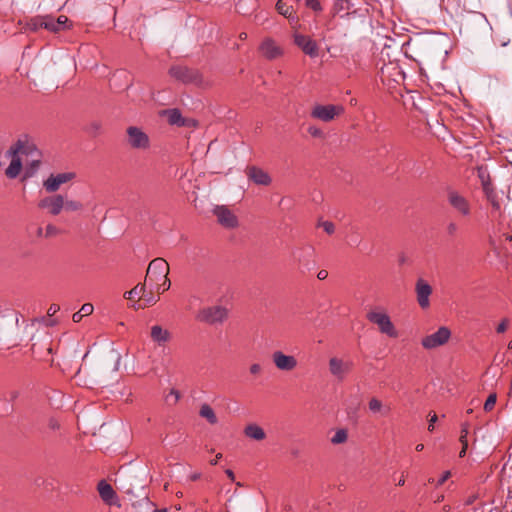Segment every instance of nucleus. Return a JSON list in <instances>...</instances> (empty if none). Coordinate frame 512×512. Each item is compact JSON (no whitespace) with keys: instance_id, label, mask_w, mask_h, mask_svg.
Masks as SVG:
<instances>
[{"instance_id":"nucleus-10","label":"nucleus","mask_w":512,"mask_h":512,"mask_svg":"<svg viewBox=\"0 0 512 512\" xmlns=\"http://www.w3.org/2000/svg\"><path fill=\"white\" fill-rule=\"evenodd\" d=\"M213 213L217 217L218 223L224 228L234 229L239 224L237 216L226 206H216Z\"/></svg>"},{"instance_id":"nucleus-13","label":"nucleus","mask_w":512,"mask_h":512,"mask_svg":"<svg viewBox=\"0 0 512 512\" xmlns=\"http://www.w3.org/2000/svg\"><path fill=\"white\" fill-rule=\"evenodd\" d=\"M38 207L48 209L51 215L56 216L64 207V197L60 194L45 197L39 201Z\"/></svg>"},{"instance_id":"nucleus-61","label":"nucleus","mask_w":512,"mask_h":512,"mask_svg":"<svg viewBox=\"0 0 512 512\" xmlns=\"http://www.w3.org/2000/svg\"><path fill=\"white\" fill-rule=\"evenodd\" d=\"M459 441L461 443L462 446L466 445V447H468V440L467 438H459Z\"/></svg>"},{"instance_id":"nucleus-16","label":"nucleus","mask_w":512,"mask_h":512,"mask_svg":"<svg viewBox=\"0 0 512 512\" xmlns=\"http://www.w3.org/2000/svg\"><path fill=\"white\" fill-rule=\"evenodd\" d=\"M35 152H37V148L34 143L30 142L28 135H23L8 150L10 155H18L19 153L32 155Z\"/></svg>"},{"instance_id":"nucleus-44","label":"nucleus","mask_w":512,"mask_h":512,"mask_svg":"<svg viewBox=\"0 0 512 512\" xmlns=\"http://www.w3.org/2000/svg\"><path fill=\"white\" fill-rule=\"evenodd\" d=\"M94 307L91 303H85L79 310L84 316H88L93 313Z\"/></svg>"},{"instance_id":"nucleus-28","label":"nucleus","mask_w":512,"mask_h":512,"mask_svg":"<svg viewBox=\"0 0 512 512\" xmlns=\"http://www.w3.org/2000/svg\"><path fill=\"white\" fill-rule=\"evenodd\" d=\"M102 123L100 121H92L84 127V131L91 137H96L101 133Z\"/></svg>"},{"instance_id":"nucleus-7","label":"nucleus","mask_w":512,"mask_h":512,"mask_svg":"<svg viewBox=\"0 0 512 512\" xmlns=\"http://www.w3.org/2000/svg\"><path fill=\"white\" fill-rule=\"evenodd\" d=\"M344 112L342 105H315L311 111V117L319 119L323 122H330L335 117L340 116Z\"/></svg>"},{"instance_id":"nucleus-32","label":"nucleus","mask_w":512,"mask_h":512,"mask_svg":"<svg viewBox=\"0 0 512 512\" xmlns=\"http://www.w3.org/2000/svg\"><path fill=\"white\" fill-rule=\"evenodd\" d=\"M146 292V283L143 284L139 283L137 284L133 289L130 291H126L124 293V298L126 299H132L135 296L142 295Z\"/></svg>"},{"instance_id":"nucleus-54","label":"nucleus","mask_w":512,"mask_h":512,"mask_svg":"<svg viewBox=\"0 0 512 512\" xmlns=\"http://www.w3.org/2000/svg\"><path fill=\"white\" fill-rule=\"evenodd\" d=\"M437 421V415L433 414L429 420L428 430L433 431L434 429V423Z\"/></svg>"},{"instance_id":"nucleus-22","label":"nucleus","mask_w":512,"mask_h":512,"mask_svg":"<svg viewBox=\"0 0 512 512\" xmlns=\"http://www.w3.org/2000/svg\"><path fill=\"white\" fill-rule=\"evenodd\" d=\"M368 408L373 414H380L382 416H388L391 412V407L389 405L383 404L381 400L378 398H371L368 402Z\"/></svg>"},{"instance_id":"nucleus-18","label":"nucleus","mask_w":512,"mask_h":512,"mask_svg":"<svg viewBox=\"0 0 512 512\" xmlns=\"http://www.w3.org/2000/svg\"><path fill=\"white\" fill-rule=\"evenodd\" d=\"M294 43L307 55L310 57L318 56V46L317 43L312 40L310 37L302 34L294 35Z\"/></svg>"},{"instance_id":"nucleus-8","label":"nucleus","mask_w":512,"mask_h":512,"mask_svg":"<svg viewBox=\"0 0 512 512\" xmlns=\"http://www.w3.org/2000/svg\"><path fill=\"white\" fill-rule=\"evenodd\" d=\"M450 337V329L442 326L436 332L424 337L421 344L425 349H434L447 343Z\"/></svg>"},{"instance_id":"nucleus-6","label":"nucleus","mask_w":512,"mask_h":512,"mask_svg":"<svg viewBox=\"0 0 512 512\" xmlns=\"http://www.w3.org/2000/svg\"><path fill=\"white\" fill-rule=\"evenodd\" d=\"M367 319L371 323L376 324L381 333L392 338H396L398 336L390 317L386 313L371 311L367 314Z\"/></svg>"},{"instance_id":"nucleus-49","label":"nucleus","mask_w":512,"mask_h":512,"mask_svg":"<svg viewBox=\"0 0 512 512\" xmlns=\"http://www.w3.org/2000/svg\"><path fill=\"white\" fill-rule=\"evenodd\" d=\"M450 476H451V472L445 471L443 473V475L438 479L436 486L438 487V486L443 485L449 479Z\"/></svg>"},{"instance_id":"nucleus-59","label":"nucleus","mask_w":512,"mask_h":512,"mask_svg":"<svg viewBox=\"0 0 512 512\" xmlns=\"http://www.w3.org/2000/svg\"><path fill=\"white\" fill-rule=\"evenodd\" d=\"M467 449L468 447H466V445L462 446L461 451L459 452V457H464L466 455Z\"/></svg>"},{"instance_id":"nucleus-41","label":"nucleus","mask_w":512,"mask_h":512,"mask_svg":"<svg viewBox=\"0 0 512 512\" xmlns=\"http://www.w3.org/2000/svg\"><path fill=\"white\" fill-rule=\"evenodd\" d=\"M327 234H333L335 231V225L331 221H323L319 223Z\"/></svg>"},{"instance_id":"nucleus-31","label":"nucleus","mask_w":512,"mask_h":512,"mask_svg":"<svg viewBox=\"0 0 512 512\" xmlns=\"http://www.w3.org/2000/svg\"><path fill=\"white\" fill-rule=\"evenodd\" d=\"M39 167H40L39 159L31 161V163L29 165H27V167L25 168V172H24L22 180H26L28 178L33 177L35 175V173L38 171Z\"/></svg>"},{"instance_id":"nucleus-56","label":"nucleus","mask_w":512,"mask_h":512,"mask_svg":"<svg viewBox=\"0 0 512 512\" xmlns=\"http://www.w3.org/2000/svg\"><path fill=\"white\" fill-rule=\"evenodd\" d=\"M55 231H56L55 226L47 225V227H46V235L47 236L53 235L55 233Z\"/></svg>"},{"instance_id":"nucleus-63","label":"nucleus","mask_w":512,"mask_h":512,"mask_svg":"<svg viewBox=\"0 0 512 512\" xmlns=\"http://www.w3.org/2000/svg\"><path fill=\"white\" fill-rule=\"evenodd\" d=\"M423 449H424V445L423 444H418L416 446V450L419 451V452L422 451Z\"/></svg>"},{"instance_id":"nucleus-51","label":"nucleus","mask_w":512,"mask_h":512,"mask_svg":"<svg viewBox=\"0 0 512 512\" xmlns=\"http://www.w3.org/2000/svg\"><path fill=\"white\" fill-rule=\"evenodd\" d=\"M59 310H60V306L58 304L53 303L50 305V307L47 311V314H48V316L51 317V316L55 315Z\"/></svg>"},{"instance_id":"nucleus-17","label":"nucleus","mask_w":512,"mask_h":512,"mask_svg":"<svg viewBox=\"0 0 512 512\" xmlns=\"http://www.w3.org/2000/svg\"><path fill=\"white\" fill-rule=\"evenodd\" d=\"M246 175L256 185L269 186L272 182L270 175L257 166H248L246 168Z\"/></svg>"},{"instance_id":"nucleus-42","label":"nucleus","mask_w":512,"mask_h":512,"mask_svg":"<svg viewBox=\"0 0 512 512\" xmlns=\"http://www.w3.org/2000/svg\"><path fill=\"white\" fill-rule=\"evenodd\" d=\"M308 133L312 137H316V138H323L324 137L323 131L320 128L316 127V126H310L308 128Z\"/></svg>"},{"instance_id":"nucleus-53","label":"nucleus","mask_w":512,"mask_h":512,"mask_svg":"<svg viewBox=\"0 0 512 512\" xmlns=\"http://www.w3.org/2000/svg\"><path fill=\"white\" fill-rule=\"evenodd\" d=\"M83 317H84V315L81 314L80 311H77L73 314L72 320H73V322L78 323L82 320Z\"/></svg>"},{"instance_id":"nucleus-27","label":"nucleus","mask_w":512,"mask_h":512,"mask_svg":"<svg viewBox=\"0 0 512 512\" xmlns=\"http://www.w3.org/2000/svg\"><path fill=\"white\" fill-rule=\"evenodd\" d=\"M199 415L205 418L210 424H216L218 422L214 410L208 404H203L200 407Z\"/></svg>"},{"instance_id":"nucleus-62","label":"nucleus","mask_w":512,"mask_h":512,"mask_svg":"<svg viewBox=\"0 0 512 512\" xmlns=\"http://www.w3.org/2000/svg\"><path fill=\"white\" fill-rule=\"evenodd\" d=\"M404 484H405V479L403 477H401L400 480L398 481L397 485L403 486Z\"/></svg>"},{"instance_id":"nucleus-47","label":"nucleus","mask_w":512,"mask_h":512,"mask_svg":"<svg viewBox=\"0 0 512 512\" xmlns=\"http://www.w3.org/2000/svg\"><path fill=\"white\" fill-rule=\"evenodd\" d=\"M19 396V392L16 391V390H12V391H9L5 394L4 396V399L6 401H10V402H13L14 400L17 399V397Z\"/></svg>"},{"instance_id":"nucleus-3","label":"nucleus","mask_w":512,"mask_h":512,"mask_svg":"<svg viewBox=\"0 0 512 512\" xmlns=\"http://www.w3.org/2000/svg\"><path fill=\"white\" fill-rule=\"evenodd\" d=\"M228 318V310L223 306L204 307L196 315L200 322L214 325L221 324Z\"/></svg>"},{"instance_id":"nucleus-55","label":"nucleus","mask_w":512,"mask_h":512,"mask_svg":"<svg viewBox=\"0 0 512 512\" xmlns=\"http://www.w3.org/2000/svg\"><path fill=\"white\" fill-rule=\"evenodd\" d=\"M328 277V272L326 270H320L317 274V278L319 280H324Z\"/></svg>"},{"instance_id":"nucleus-23","label":"nucleus","mask_w":512,"mask_h":512,"mask_svg":"<svg viewBox=\"0 0 512 512\" xmlns=\"http://www.w3.org/2000/svg\"><path fill=\"white\" fill-rule=\"evenodd\" d=\"M244 435L256 441H262L266 437L264 429L255 423L248 424L244 428Z\"/></svg>"},{"instance_id":"nucleus-29","label":"nucleus","mask_w":512,"mask_h":512,"mask_svg":"<svg viewBox=\"0 0 512 512\" xmlns=\"http://www.w3.org/2000/svg\"><path fill=\"white\" fill-rule=\"evenodd\" d=\"M276 10L278 11L279 14H281V15L287 17V18H292L293 15H294L293 7L287 5L282 0H278L277 1V3H276Z\"/></svg>"},{"instance_id":"nucleus-15","label":"nucleus","mask_w":512,"mask_h":512,"mask_svg":"<svg viewBox=\"0 0 512 512\" xmlns=\"http://www.w3.org/2000/svg\"><path fill=\"white\" fill-rule=\"evenodd\" d=\"M352 366V362H345L337 357H332L329 360L330 373L340 381H342L345 378V375L350 372Z\"/></svg>"},{"instance_id":"nucleus-57","label":"nucleus","mask_w":512,"mask_h":512,"mask_svg":"<svg viewBox=\"0 0 512 512\" xmlns=\"http://www.w3.org/2000/svg\"><path fill=\"white\" fill-rule=\"evenodd\" d=\"M225 473H226V475H227V476H228L232 481H234V480H235V474H234V472H233L231 469H227V470L225 471Z\"/></svg>"},{"instance_id":"nucleus-43","label":"nucleus","mask_w":512,"mask_h":512,"mask_svg":"<svg viewBox=\"0 0 512 512\" xmlns=\"http://www.w3.org/2000/svg\"><path fill=\"white\" fill-rule=\"evenodd\" d=\"M162 281H163L162 284L156 283L157 284V292L158 293L167 291L170 288V286H171V282H170L168 277H165V279L162 280Z\"/></svg>"},{"instance_id":"nucleus-45","label":"nucleus","mask_w":512,"mask_h":512,"mask_svg":"<svg viewBox=\"0 0 512 512\" xmlns=\"http://www.w3.org/2000/svg\"><path fill=\"white\" fill-rule=\"evenodd\" d=\"M508 325H509V319L508 318H504L499 324L498 326L496 327V332L497 333H504L507 328H508Z\"/></svg>"},{"instance_id":"nucleus-19","label":"nucleus","mask_w":512,"mask_h":512,"mask_svg":"<svg viewBox=\"0 0 512 512\" xmlns=\"http://www.w3.org/2000/svg\"><path fill=\"white\" fill-rule=\"evenodd\" d=\"M99 495L101 499L107 504V505H116L118 502V496L112 486L107 483L105 480H101L98 483L97 486Z\"/></svg>"},{"instance_id":"nucleus-34","label":"nucleus","mask_w":512,"mask_h":512,"mask_svg":"<svg viewBox=\"0 0 512 512\" xmlns=\"http://www.w3.org/2000/svg\"><path fill=\"white\" fill-rule=\"evenodd\" d=\"M44 29L50 31V32H53V33H58L60 32V29L58 26H56V20L54 17L50 16V15H46L45 16V20H44Z\"/></svg>"},{"instance_id":"nucleus-46","label":"nucleus","mask_w":512,"mask_h":512,"mask_svg":"<svg viewBox=\"0 0 512 512\" xmlns=\"http://www.w3.org/2000/svg\"><path fill=\"white\" fill-rule=\"evenodd\" d=\"M170 397H174L173 404L177 403L180 398V393L176 389H171L170 393L166 396V401H170Z\"/></svg>"},{"instance_id":"nucleus-37","label":"nucleus","mask_w":512,"mask_h":512,"mask_svg":"<svg viewBox=\"0 0 512 512\" xmlns=\"http://www.w3.org/2000/svg\"><path fill=\"white\" fill-rule=\"evenodd\" d=\"M56 20V26L59 27L60 31L69 29L71 24L67 16L60 15Z\"/></svg>"},{"instance_id":"nucleus-20","label":"nucleus","mask_w":512,"mask_h":512,"mask_svg":"<svg viewBox=\"0 0 512 512\" xmlns=\"http://www.w3.org/2000/svg\"><path fill=\"white\" fill-rule=\"evenodd\" d=\"M163 114L167 116V121L170 125L178 127L190 126L191 120L184 118L179 109H167Z\"/></svg>"},{"instance_id":"nucleus-50","label":"nucleus","mask_w":512,"mask_h":512,"mask_svg":"<svg viewBox=\"0 0 512 512\" xmlns=\"http://www.w3.org/2000/svg\"><path fill=\"white\" fill-rule=\"evenodd\" d=\"M261 366L257 363L250 365L249 371L252 375H258L261 373Z\"/></svg>"},{"instance_id":"nucleus-2","label":"nucleus","mask_w":512,"mask_h":512,"mask_svg":"<svg viewBox=\"0 0 512 512\" xmlns=\"http://www.w3.org/2000/svg\"><path fill=\"white\" fill-rule=\"evenodd\" d=\"M293 260L301 273H306L316 267L315 249L306 245L293 251Z\"/></svg>"},{"instance_id":"nucleus-21","label":"nucleus","mask_w":512,"mask_h":512,"mask_svg":"<svg viewBox=\"0 0 512 512\" xmlns=\"http://www.w3.org/2000/svg\"><path fill=\"white\" fill-rule=\"evenodd\" d=\"M260 50L262 54L270 60L281 55L280 47H278L272 39H265L260 46Z\"/></svg>"},{"instance_id":"nucleus-9","label":"nucleus","mask_w":512,"mask_h":512,"mask_svg":"<svg viewBox=\"0 0 512 512\" xmlns=\"http://www.w3.org/2000/svg\"><path fill=\"white\" fill-rule=\"evenodd\" d=\"M447 201L449 205L461 216L468 217L471 214V205L469 201L455 190L447 193Z\"/></svg>"},{"instance_id":"nucleus-26","label":"nucleus","mask_w":512,"mask_h":512,"mask_svg":"<svg viewBox=\"0 0 512 512\" xmlns=\"http://www.w3.org/2000/svg\"><path fill=\"white\" fill-rule=\"evenodd\" d=\"M477 176L481 182L483 191H488L490 189H493L490 179V174L488 172L487 167L485 166H479L477 167Z\"/></svg>"},{"instance_id":"nucleus-12","label":"nucleus","mask_w":512,"mask_h":512,"mask_svg":"<svg viewBox=\"0 0 512 512\" xmlns=\"http://www.w3.org/2000/svg\"><path fill=\"white\" fill-rule=\"evenodd\" d=\"M272 360L277 369L281 371H292L297 366V360L292 355H286L282 351H274L272 353Z\"/></svg>"},{"instance_id":"nucleus-40","label":"nucleus","mask_w":512,"mask_h":512,"mask_svg":"<svg viewBox=\"0 0 512 512\" xmlns=\"http://www.w3.org/2000/svg\"><path fill=\"white\" fill-rule=\"evenodd\" d=\"M458 232V225L456 222H449L446 226V233L448 236L453 237Z\"/></svg>"},{"instance_id":"nucleus-48","label":"nucleus","mask_w":512,"mask_h":512,"mask_svg":"<svg viewBox=\"0 0 512 512\" xmlns=\"http://www.w3.org/2000/svg\"><path fill=\"white\" fill-rule=\"evenodd\" d=\"M143 299L145 300L146 304L153 305L158 301V298H155L152 293H149L146 295L145 293L142 294Z\"/></svg>"},{"instance_id":"nucleus-36","label":"nucleus","mask_w":512,"mask_h":512,"mask_svg":"<svg viewBox=\"0 0 512 512\" xmlns=\"http://www.w3.org/2000/svg\"><path fill=\"white\" fill-rule=\"evenodd\" d=\"M68 211H78L83 208V205L79 201L64 200V207Z\"/></svg>"},{"instance_id":"nucleus-14","label":"nucleus","mask_w":512,"mask_h":512,"mask_svg":"<svg viewBox=\"0 0 512 512\" xmlns=\"http://www.w3.org/2000/svg\"><path fill=\"white\" fill-rule=\"evenodd\" d=\"M415 291L417 296V302L422 309H426L430 306L429 297L432 294L431 285L422 278L416 281Z\"/></svg>"},{"instance_id":"nucleus-52","label":"nucleus","mask_w":512,"mask_h":512,"mask_svg":"<svg viewBox=\"0 0 512 512\" xmlns=\"http://www.w3.org/2000/svg\"><path fill=\"white\" fill-rule=\"evenodd\" d=\"M468 434H469V423L465 422L461 426L460 436H461V438H467Z\"/></svg>"},{"instance_id":"nucleus-35","label":"nucleus","mask_w":512,"mask_h":512,"mask_svg":"<svg viewBox=\"0 0 512 512\" xmlns=\"http://www.w3.org/2000/svg\"><path fill=\"white\" fill-rule=\"evenodd\" d=\"M487 200L491 203L494 210H500V203L497 200V195L494 189H490L484 192Z\"/></svg>"},{"instance_id":"nucleus-39","label":"nucleus","mask_w":512,"mask_h":512,"mask_svg":"<svg viewBox=\"0 0 512 512\" xmlns=\"http://www.w3.org/2000/svg\"><path fill=\"white\" fill-rule=\"evenodd\" d=\"M306 7L312 9L314 12H321L323 10L319 0H305Z\"/></svg>"},{"instance_id":"nucleus-33","label":"nucleus","mask_w":512,"mask_h":512,"mask_svg":"<svg viewBox=\"0 0 512 512\" xmlns=\"http://www.w3.org/2000/svg\"><path fill=\"white\" fill-rule=\"evenodd\" d=\"M348 433L346 429H339L331 438V443L334 445L342 444L347 441Z\"/></svg>"},{"instance_id":"nucleus-38","label":"nucleus","mask_w":512,"mask_h":512,"mask_svg":"<svg viewBox=\"0 0 512 512\" xmlns=\"http://www.w3.org/2000/svg\"><path fill=\"white\" fill-rule=\"evenodd\" d=\"M496 400H497L496 393H491L484 403V410L486 412L491 411L495 406Z\"/></svg>"},{"instance_id":"nucleus-5","label":"nucleus","mask_w":512,"mask_h":512,"mask_svg":"<svg viewBox=\"0 0 512 512\" xmlns=\"http://www.w3.org/2000/svg\"><path fill=\"white\" fill-rule=\"evenodd\" d=\"M127 144L132 149L145 150L150 147L149 136L137 126H129L126 129Z\"/></svg>"},{"instance_id":"nucleus-25","label":"nucleus","mask_w":512,"mask_h":512,"mask_svg":"<svg viewBox=\"0 0 512 512\" xmlns=\"http://www.w3.org/2000/svg\"><path fill=\"white\" fill-rule=\"evenodd\" d=\"M12 160L7 167L5 174L10 179H15L21 172L22 161L18 155H11Z\"/></svg>"},{"instance_id":"nucleus-64","label":"nucleus","mask_w":512,"mask_h":512,"mask_svg":"<svg viewBox=\"0 0 512 512\" xmlns=\"http://www.w3.org/2000/svg\"><path fill=\"white\" fill-rule=\"evenodd\" d=\"M154 512H168L167 509H156Z\"/></svg>"},{"instance_id":"nucleus-30","label":"nucleus","mask_w":512,"mask_h":512,"mask_svg":"<svg viewBox=\"0 0 512 512\" xmlns=\"http://www.w3.org/2000/svg\"><path fill=\"white\" fill-rule=\"evenodd\" d=\"M45 16H36L29 19L26 23L27 29L37 31L39 28H44Z\"/></svg>"},{"instance_id":"nucleus-60","label":"nucleus","mask_w":512,"mask_h":512,"mask_svg":"<svg viewBox=\"0 0 512 512\" xmlns=\"http://www.w3.org/2000/svg\"><path fill=\"white\" fill-rule=\"evenodd\" d=\"M200 476H201V474H200V473H194V474H192V475L190 476V479H191L192 481H196V480H198V479L200 478Z\"/></svg>"},{"instance_id":"nucleus-24","label":"nucleus","mask_w":512,"mask_h":512,"mask_svg":"<svg viewBox=\"0 0 512 512\" xmlns=\"http://www.w3.org/2000/svg\"><path fill=\"white\" fill-rule=\"evenodd\" d=\"M151 338L154 342H157L158 344H163L170 340L171 335L168 330L163 329L159 325H154L151 328Z\"/></svg>"},{"instance_id":"nucleus-11","label":"nucleus","mask_w":512,"mask_h":512,"mask_svg":"<svg viewBox=\"0 0 512 512\" xmlns=\"http://www.w3.org/2000/svg\"><path fill=\"white\" fill-rule=\"evenodd\" d=\"M76 174L74 172L59 173L57 175L51 174L44 182L43 186L49 193L56 192L60 185L67 183L74 179Z\"/></svg>"},{"instance_id":"nucleus-1","label":"nucleus","mask_w":512,"mask_h":512,"mask_svg":"<svg viewBox=\"0 0 512 512\" xmlns=\"http://www.w3.org/2000/svg\"><path fill=\"white\" fill-rule=\"evenodd\" d=\"M168 74L185 85L192 84L202 87L205 84L203 75L198 69L185 65H172L168 70Z\"/></svg>"},{"instance_id":"nucleus-58","label":"nucleus","mask_w":512,"mask_h":512,"mask_svg":"<svg viewBox=\"0 0 512 512\" xmlns=\"http://www.w3.org/2000/svg\"><path fill=\"white\" fill-rule=\"evenodd\" d=\"M221 458H222V454H221V453H218V454L216 455V457H215L213 460H211V461H210L211 465H216V464H217V462H218V460H219V459H221Z\"/></svg>"},{"instance_id":"nucleus-4","label":"nucleus","mask_w":512,"mask_h":512,"mask_svg":"<svg viewBox=\"0 0 512 512\" xmlns=\"http://www.w3.org/2000/svg\"><path fill=\"white\" fill-rule=\"evenodd\" d=\"M169 265L163 258L153 259L147 268L145 283L152 285L168 277Z\"/></svg>"}]
</instances>
